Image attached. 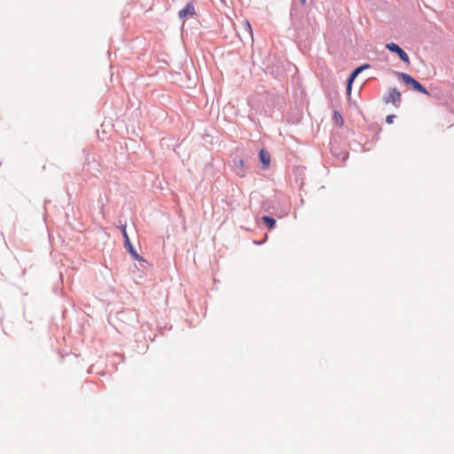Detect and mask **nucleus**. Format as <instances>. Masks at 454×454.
Returning <instances> with one entry per match:
<instances>
[{"label": "nucleus", "instance_id": "nucleus-5", "mask_svg": "<svg viewBox=\"0 0 454 454\" xmlns=\"http://www.w3.org/2000/svg\"><path fill=\"white\" fill-rule=\"evenodd\" d=\"M386 48L388 49L390 51L396 53L404 63L410 64V59L408 54L403 49H401L396 43H387L386 45Z\"/></svg>", "mask_w": 454, "mask_h": 454}, {"label": "nucleus", "instance_id": "nucleus-1", "mask_svg": "<svg viewBox=\"0 0 454 454\" xmlns=\"http://www.w3.org/2000/svg\"><path fill=\"white\" fill-rule=\"evenodd\" d=\"M399 77L404 83H406L407 85H411L414 90L429 96V92L427 91V90L410 74L406 73H400Z\"/></svg>", "mask_w": 454, "mask_h": 454}, {"label": "nucleus", "instance_id": "nucleus-12", "mask_svg": "<svg viewBox=\"0 0 454 454\" xmlns=\"http://www.w3.org/2000/svg\"><path fill=\"white\" fill-rule=\"evenodd\" d=\"M235 164H236V167H238V168H243L244 161H243V160H239L238 161H236Z\"/></svg>", "mask_w": 454, "mask_h": 454}, {"label": "nucleus", "instance_id": "nucleus-9", "mask_svg": "<svg viewBox=\"0 0 454 454\" xmlns=\"http://www.w3.org/2000/svg\"><path fill=\"white\" fill-rule=\"evenodd\" d=\"M333 120L334 123L336 125H338L339 127H341L344 123L343 118L338 111H335L333 113Z\"/></svg>", "mask_w": 454, "mask_h": 454}, {"label": "nucleus", "instance_id": "nucleus-13", "mask_svg": "<svg viewBox=\"0 0 454 454\" xmlns=\"http://www.w3.org/2000/svg\"><path fill=\"white\" fill-rule=\"evenodd\" d=\"M301 2L302 4H304V3L306 2V0H301Z\"/></svg>", "mask_w": 454, "mask_h": 454}, {"label": "nucleus", "instance_id": "nucleus-11", "mask_svg": "<svg viewBox=\"0 0 454 454\" xmlns=\"http://www.w3.org/2000/svg\"><path fill=\"white\" fill-rule=\"evenodd\" d=\"M395 118V114H390V115H387V118H386V121L388 123V124H391L393 123L394 121V119Z\"/></svg>", "mask_w": 454, "mask_h": 454}, {"label": "nucleus", "instance_id": "nucleus-10", "mask_svg": "<svg viewBox=\"0 0 454 454\" xmlns=\"http://www.w3.org/2000/svg\"><path fill=\"white\" fill-rule=\"evenodd\" d=\"M262 221L264 222V223L268 226V228L270 230L273 229L275 224H276V221L275 219L268 216V215H265V216H262Z\"/></svg>", "mask_w": 454, "mask_h": 454}, {"label": "nucleus", "instance_id": "nucleus-7", "mask_svg": "<svg viewBox=\"0 0 454 454\" xmlns=\"http://www.w3.org/2000/svg\"><path fill=\"white\" fill-rule=\"evenodd\" d=\"M370 67V65L368 64H364L357 68H356L352 74H350L349 78H348V92L350 93V90H351V83L352 82L354 81V79L356 78V76L364 69H367Z\"/></svg>", "mask_w": 454, "mask_h": 454}, {"label": "nucleus", "instance_id": "nucleus-6", "mask_svg": "<svg viewBox=\"0 0 454 454\" xmlns=\"http://www.w3.org/2000/svg\"><path fill=\"white\" fill-rule=\"evenodd\" d=\"M195 8L194 5L192 3H189L185 5L184 8L179 11L178 17L182 20H184L186 18H192L195 15Z\"/></svg>", "mask_w": 454, "mask_h": 454}, {"label": "nucleus", "instance_id": "nucleus-3", "mask_svg": "<svg viewBox=\"0 0 454 454\" xmlns=\"http://www.w3.org/2000/svg\"><path fill=\"white\" fill-rule=\"evenodd\" d=\"M239 36L241 41L254 42L253 29L248 20H244L241 23V31L239 32Z\"/></svg>", "mask_w": 454, "mask_h": 454}, {"label": "nucleus", "instance_id": "nucleus-2", "mask_svg": "<svg viewBox=\"0 0 454 454\" xmlns=\"http://www.w3.org/2000/svg\"><path fill=\"white\" fill-rule=\"evenodd\" d=\"M401 92L396 88H392L388 90L383 100L386 104H392L395 107H398L401 102Z\"/></svg>", "mask_w": 454, "mask_h": 454}, {"label": "nucleus", "instance_id": "nucleus-4", "mask_svg": "<svg viewBox=\"0 0 454 454\" xmlns=\"http://www.w3.org/2000/svg\"><path fill=\"white\" fill-rule=\"evenodd\" d=\"M123 239L125 240L124 246L129 250V254L137 261H142V257L135 251L133 248L131 242L129 240V238L128 236L127 231H126V225L121 226V228Z\"/></svg>", "mask_w": 454, "mask_h": 454}, {"label": "nucleus", "instance_id": "nucleus-8", "mask_svg": "<svg viewBox=\"0 0 454 454\" xmlns=\"http://www.w3.org/2000/svg\"><path fill=\"white\" fill-rule=\"evenodd\" d=\"M260 160L262 168H267L270 163V154L268 151L262 149L259 153Z\"/></svg>", "mask_w": 454, "mask_h": 454}]
</instances>
